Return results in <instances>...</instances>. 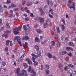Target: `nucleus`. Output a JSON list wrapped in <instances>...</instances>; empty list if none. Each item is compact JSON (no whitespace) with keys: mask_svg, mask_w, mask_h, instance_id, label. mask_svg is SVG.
Wrapping results in <instances>:
<instances>
[{"mask_svg":"<svg viewBox=\"0 0 76 76\" xmlns=\"http://www.w3.org/2000/svg\"><path fill=\"white\" fill-rule=\"evenodd\" d=\"M22 25H20L19 27L18 28H14L13 29V31L14 34L15 35H17L19 33V32H18L19 30H20V29L22 28Z\"/></svg>","mask_w":76,"mask_h":76,"instance_id":"1","label":"nucleus"},{"mask_svg":"<svg viewBox=\"0 0 76 76\" xmlns=\"http://www.w3.org/2000/svg\"><path fill=\"white\" fill-rule=\"evenodd\" d=\"M28 72H29L31 73H33V75L32 76H37V73L35 72V70L33 68H31V66H28Z\"/></svg>","mask_w":76,"mask_h":76,"instance_id":"2","label":"nucleus"},{"mask_svg":"<svg viewBox=\"0 0 76 76\" xmlns=\"http://www.w3.org/2000/svg\"><path fill=\"white\" fill-rule=\"evenodd\" d=\"M23 72H22L20 74H19V72L17 73V76H19L20 75L21 76H28V75L27 74V73L26 70H23L22 71Z\"/></svg>","mask_w":76,"mask_h":76,"instance_id":"3","label":"nucleus"},{"mask_svg":"<svg viewBox=\"0 0 76 76\" xmlns=\"http://www.w3.org/2000/svg\"><path fill=\"white\" fill-rule=\"evenodd\" d=\"M20 39V38L19 36H16L15 39V40H16L17 41H18V44H20V46H22V44L21 42L19 41Z\"/></svg>","mask_w":76,"mask_h":76,"instance_id":"4","label":"nucleus"},{"mask_svg":"<svg viewBox=\"0 0 76 76\" xmlns=\"http://www.w3.org/2000/svg\"><path fill=\"white\" fill-rule=\"evenodd\" d=\"M46 25L48 26H50V19H48L47 20Z\"/></svg>","mask_w":76,"mask_h":76,"instance_id":"5","label":"nucleus"},{"mask_svg":"<svg viewBox=\"0 0 76 76\" xmlns=\"http://www.w3.org/2000/svg\"><path fill=\"white\" fill-rule=\"evenodd\" d=\"M24 55H25V54H24L23 55L21 56L18 59V61L19 62H20V61H22V59L23 57H24Z\"/></svg>","mask_w":76,"mask_h":76,"instance_id":"6","label":"nucleus"},{"mask_svg":"<svg viewBox=\"0 0 76 76\" xmlns=\"http://www.w3.org/2000/svg\"><path fill=\"white\" fill-rule=\"evenodd\" d=\"M72 6H73L70 7H69L70 9H73V10L75 11V5L74 3H72Z\"/></svg>","mask_w":76,"mask_h":76,"instance_id":"7","label":"nucleus"},{"mask_svg":"<svg viewBox=\"0 0 76 76\" xmlns=\"http://www.w3.org/2000/svg\"><path fill=\"white\" fill-rule=\"evenodd\" d=\"M26 61H28V64H32V61H31V59L28 58H26Z\"/></svg>","mask_w":76,"mask_h":76,"instance_id":"8","label":"nucleus"},{"mask_svg":"<svg viewBox=\"0 0 76 76\" xmlns=\"http://www.w3.org/2000/svg\"><path fill=\"white\" fill-rule=\"evenodd\" d=\"M34 47H35V48L36 49V50H37V51H39V46H38V45H35L34 46Z\"/></svg>","mask_w":76,"mask_h":76,"instance_id":"9","label":"nucleus"},{"mask_svg":"<svg viewBox=\"0 0 76 76\" xmlns=\"http://www.w3.org/2000/svg\"><path fill=\"white\" fill-rule=\"evenodd\" d=\"M6 34H7L8 35H9L11 33V30H7L6 31H5Z\"/></svg>","mask_w":76,"mask_h":76,"instance_id":"10","label":"nucleus"},{"mask_svg":"<svg viewBox=\"0 0 76 76\" xmlns=\"http://www.w3.org/2000/svg\"><path fill=\"white\" fill-rule=\"evenodd\" d=\"M35 42H39L40 40L38 38L36 37L35 38Z\"/></svg>","mask_w":76,"mask_h":76,"instance_id":"11","label":"nucleus"},{"mask_svg":"<svg viewBox=\"0 0 76 76\" xmlns=\"http://www.w3.org/2000/svg\"><path fill=\"white\" fill-rule=\"evenodd\" d=\"M44 18H40L39 19V20L40 23H44Z\"/></svg>","mask_w":76,"mask_h":76,"instance_id":"12","label":"nucleus"},{"mask_svg":"<svg viewBox=\"0 0 76 76\" xmlns=\"http://www.w3.org/2000/svg\"><path fill=\"white\" fill-rule=\"evenodd\" d=\"M26 39H29V37L28 36H25L22 39V40H26Z\"/></svg>","mask_w":76,"mask_h":76,"instance_id":"13","label":"nucleus"},{"mask_svg":"<svg viewBox=\"0 0 76 76\" xmlns=\"http://www.w3.org/2000/svg\"><path fill=\"white\" fill-rule=\"evenodd\" d=\"M66 50L67 51H69V50H71V51H73V50L72 48L69 47H67L66 48Z\"/></svg>","mask_w":76,"mask_h":76,"instance_id":"14","label":"nucleus"},{"mask_svg":"<svg viewBox=\"0 0 76 76\" xmlns=\"http://www.w3.org/2000/svg\"><path fill=\"white\" fill-rule=\"evenodd\" d=\"M37 54L38 57H40L41 55V53L40 51L37 52Z\"/></svg>","mask_w":76,"mask_h":76,"instance_id":"15","label":"nucleus"},{"mask_svg":"<svg viewBox=\"0 0 76 76\" xmlns=\"http://www.w3.org/2000/svg\"><path fill=\"white\" fill-rule=\"evenodd\" d=\"M60 45H61V43H60V42H58L57 45V48H59L60 46Z\"/></svg>","mask_w":76,"mask_h":76,"instance_id":"16","label":"nucleus"},{"mask_svg":"<svg viewBox=\"0 0 76 76\" xmlns=\"http://www.w3.org/2000/svg\"><path fill=\"white\" fill-rule=\"evenodd\" d=\"M61 26L62 31H64V29H65V27H64V26L63 25H61Z\"/></svg>","mask_w":76,"mask_h":76,"instance_id":"17","label":"nucleus"},{"mask_svg":"<svg viewBox=\"0 0 76 76\" xmlns=\"http://www.w3.org/2000/svg\"><path fill=\"white\" fill-rule=\"evenodd\" d=\"M45 67H46L45 69L47 70L48 69H49V68H50V66H49V65H48V64L46 65Z\"/></svg>","mask_w":76,"mask_h":76,"instance_id":"18","label":"nucleus"},{"mask_svg":"<svg viewBox=\"0 0 76 76\" xmlns=\"http://www.w3.org/2000/svg\"><path fill=\"white\" fill-rule=\"evenodd\" d=\"M25 44H23V45L24 47L26 48V47H27V45H28V43H27V42H25Z\"/></svg>","mask_w":76,"mask_h":76,"instance_id":"19","label":"nucleus"},{"mask_svg":"<svg viewBox=\"0 0 76 76\" xmlns=\"http://www.w3.org/2000/svg\"><path fill=\"white\" fill-rule=\"evenodd\" d=\"M36 31L39 34H41V33H42V31L40 29H37Z\"/></svg>","mask_w":76,"mask_h":76,"instance_id":"20","label":"nucleus"},{"mask_svg":"<svg viewBox=\"0 0 76 76\" xmlns=\"http://www.w3.org/2000/svg\"><path fill=\"white\" fill-rule=\"evenodd\" d=\"M2 64L4 66H6V62H4V61H2Z\"/></svg>","mask_w":76,"mask_h":76,"instance_id":"21","label":"nucleus"},{"mask_svg":"<svg viewBox=\"0 0 76 76\" xmlns=\"http://www.w3.org/2000/svg\"><path fill=\"white\" fill-rule=\"evenodd\" d=\"M10 42V41L9 40H7L6 42V45L7 46V45H8L9 44V43Z\"/></svg>","mask_w":76,"mask_h":76,"instance_id":"22","label":"nucleus"},{"mask_svg":"<svg viewBox=\"0 0 76 76\" xmlns=\"http://www.w3.org/2000/svg\"><path fill=\"white\" fill-rule=\"evenodd\" d=\"M23 66L24 67H25L26 68V67H28V66L26 64V63H24L23 64Z\"/></svg>","mask_w":76,"mask_h":76,"instance_id":"23","label":"nucleus"},{"mask_svg":"<svg viewBox=\"0 0 76 76\" xmlns=\"http://www.w3.org/2000/svg\"><path fill=\"white\" fill-rule=\"evenodd\" d=\"M48 56L49 58H51L52 57V55L50 53H48Z\"/></svg>","mask_w":76,"mask_h":76,"instance_id":"24","label":"nucleus"},{"mask_svg":"<svg viewBox=\"0 0 76 76\" xmlns=\"http://www.w3.org/2000/svg\"><path fill=\"white\" fill-rule=\"evenodd\" d=\"M56 30L58 33H60V28L59 27H58L56 28Z\"/></svg>","mask_w":76,"mask_h":76,"instance_id":"25","label":"nucleus"},{"mask_svg":"<svg viewBox=\"0 0 76 76\" xmlns=\"http://www.w3.org/2000/svg\"><path fill=\"white\" fill-rule=\"evenodd\" d=\"M32 4V3L31 2H30L28 3L27 4V6H29Z\"/></svg>","mask_w":76,"mask_h":76,"instance_id":"26","label":"nucleus"},{"mask_svg":"<svg viewBox=\"0 0 76 76\" xmlns=\"http://www.w3.org/2000/svg\"><path fill=\"white\" fill-rule=\"evenodd\" d=\"M23 28L25 31H26L28 29V28H26V26L25 25L23 26Z\"/></svg>","mask_w":76,"mask_h":76,"instance_id":"27","label":"nucleus"},{"mask_svg":"<svg viewBox=\"0 0 76 76\" xmlns=\"http://www.w3.org/2000/svg\"><path fill=\"white\" fill-rule=\"evenodd\" d=\"M68 66L69 67H71V68L75 67V66H73L72 64L69 65Z\"/></svg>","mask_w":76,"mask_h":76,"instance_id":"28","label":"nucleus"},{"mask_svg":"<svg viewBox=\"0 0 76 76\" xmlns=\"http://www.w3.org/2000/svg\"><path fill=\"white\" fill-rule=\"evenodd\" d=\"M30 16L31 17V18H34V17H35V16L34 15V14H33V13H30Z\"/></svg>","mask_w":76,"mask_h":76,"instance_id":"29","label":"nucleus"},{"mask_svg":"<svg viewBox=\"0 0 76 76\" xmlns=\"http://www.w3.org/2000/svg\"><path fill=\"white\" fill-rule=\"evenodd\" d=\"M38 64V62H36L35 61V62H34V66H37Z\"/></svg>","mask_w":76,"mask_h":76,"instance_id":"30","label":"nucleus"},{"mask_svg":"<svg viewBox=\"0 0 76 76\" xmlns=\"http://www.w3.org/2000/svg\"><path fill=\"white\" fill-rule=\"evenodd\" d=\"M20 69L19 68H18L16 70L17 73H19V72H20Z\"/></svg>","mask_w":76,"mask_h":76,"instance_id":"31","label":"nucleus"},{"mask_svg":"<svg viewBox=\"0 0 76 76\" xmlns=\"http://www.w3.org/2000/svg\"><path fill=\"white\" fill-rule=\"evenodd\" d=\"M44 14H45V12H44L43 11L40 12V15H44Z\"/></svg>","mask_w":76,"mask_h":76,"instance_id":"32","label":"nucleus"},{"mask_svg":"<svg viewBox=\"0 0 76 76\" xmlns=\"http://www.w3.org/2000/svg\"><path fill=\"white\" fill-rule=\"evenodd\" d=\"M69 45H71L72 47H73L74 46V45H73V43L72 42H70L69 43Z\"/></svg>","mask_w":76,"mask_h":76,"instance_id":"33","label":"nucleus"},{"mask_svg":"<svg viewBox=\"0 0 76 76\" xmlns=\"http://www.w3.org/2000/svg\"><path fill=\"white\" fill-rule=\"evenodd\" d=\"M63 67V65L61 63L59 64L58 68H61V67Z\"/></svg>","mask_w":76,"mask_h":76,"instance_id":"34","label":"nucleus"},{"mask_svg":"<svg viewBox=\"0 0 76 76\" xmlns=\"http://www.w3.org/2000/svg\"><path fill=\"white\" fill-rule=\"evenodd\" d=\"M61 20L62 21V22H63V25H64L65 24V21L63 18L61 19Z\"/></svg>","mask_w":76,"mask_h":76,"instance_id":"35","label":"nucleus"},{"mask_svg":"<svg viewBox=\"0 0 76 76\" xmlns=\"http://www.w3.org/2000/svg\"><path fill=\"white\" fill-rule=\"evenodd\" d=\"M53 37L55 39L57 38V35L55 34H53Z\"/></svg>","mask_w":76,"mask_h":76,"instance_id":"36","label":"nucleus"},{"mask_svg":"<svg viewBox=\"0 0 76 76\" xmlns=\"http://www.w3.org/2000/svg\"><path fill=\"white\" fill-rule=\"evenodd\" d=\"M52 46H54L55 45V42L54 41H52Z\"/></svg>","mask_w":76,"mask_h":76,"instance_id":"37","label":"nucleus"},{"mask_svg":"<svg viewBox=\"0 0 76 76\" xmlns=\"http://www.w3.org/2000/svg\"><path fill=\"white\" fill-rule=\"evenodd\" d=\"M49 72H50L49 71V70H46V75H48L49 74Z\"/></svg>","mask_w":76,"mask_h":76,"instance_id":"38","label":"nucleus"},{"mask_svg":"<svg viewBox=\"0 0 76 76\" xmlns=\"http://www.w3.org/2000/svg\"><path fill=\"white\" fill-rule=\"evenodd\" d=\"M47 41V40H45L44 42H41V44H45V43Z\"/></svg>","mask_w":76,"mask_h":76,"instance_id":"39","label":"nucleus"},{"mask_svg":"<svg viewBox=\"0 0 76 76\" xmlns=\"http://www.w3.org/2000/svg\"><path fill=\"white\" fill-rule=\"evenodd\" d=\"M11 3V1H10V0H7L6 3H7L8 4H9V3Z\"/></svg>","mask_w":76,"mask_h":76,"instance_id":"40","label":"nucleus"},{"mask_svg":"<svg viewBox=\"0 0 76 76\" xmlns=\"http://www.w3.org/2000/svg\"><path fill=\"white\" fill-rule=\"evenodd\" d=\"M22 4L23 5H24L25 4V0H23L22 1Z\"/></svg>","mask_w":76,"mask_h":76,"instance_id":"41","label":"nucleus"},{"mask_svg":"<svg viewBox=\"0 0 76 76\" xmlns=\"http://www.w3.org/2000/svg\"><path fill=\"white\" fill-rule=\"evenodd\" d=\"M11 5L12 7H15L16 6V5L14 4H11Z\"/></svg>","mask_w":76,"mask_h":76,"instance_id":"42","label":"nucleus"},{"mask_svg":"<svg viewBox=\"0 0 76 76\" xmlns=\"http://www.w3.org/2000/svg\"><path fill=\"white\" fill-rule=\"evenodd\" d=\"M35 58L34 57H32V61L33 62H35Z\"/></svg>","mask_w":76,"mask_h":76,"instance_id":"43","label":"nucleus"},{"mask_svg":"<svg viewBox=\"0 0 76 76\" xmlns=\"http://www.w3.org/2000/svg\"><path fill=\"white\" fill-rule=\"evenodd\" d=\"M4 50L5 51H6V52H7V51H8V47H6L4 49Z\"/></svg>","mask_w":76,"mask_h":76,"instance_id":"44","label":"nucleus"},{"mask_svg":"<svg viewBox=\"0 0 76 76\" xmlns=\"http://www.w3.org/2000/svg\"><path fill=\"white\" fill-rule=\"evenodd\" d=\"M14 11H16V12H18V11L19 10V8H16L15 9H14Z\"/></svg>","mask_w":76,"mask_h":76,"instance_id":"45","label":"nucleus"},{"mask_svg":"<svg viewBox=\"0 0 76 76\" xmlns=\"http://www.w3.org/2000/svg\"><path fill=\"white\" fill-rule=\"evenodd\" d=\"M41 70H43L44 69V66H43V65H42L41 66Z\"/></svg>","mask_w":76,"mask_h":76,"instance_id":"46","label":"nucleus"},{"mask_svg":"<svg viewBox=\"0 0 76 76\" xmlns=\"http://www.w3.org/2000/svg\"><path fill=\"white\" fill-rule=\"evenodd\" d=\"M46 9H47V6L46 5H45L44 7L43 8L44 10H46Z\"/></svg>","mask_w":76,"mask_h":76,"instance_id":"47","label":"nucleus"},{"mask_svg":"<svg viewBox=\"0 0 76 76\" xmlns=\"http://www.w3.org/2000/svg\"><path fill=\"white\" fill-rule=\"evenodd\" d=\"M9 17H10V18L11 17H12L13 16V14H9Z\"/></svg>","mask_w":76,"mask_h":76,"instance_id":"48","label":"nucleus"},{"mask_svg":"<svg viewBox=\"0 0 76 76\" xmlns=\"http://www.w3.org/2000/svg\"><path fill=\"white\" fill-rule=\"evenodd\" d=\"M0 11L1 12H3V8H1L0 9Z\"/></svg>","mask_w":76,"mask_h":76,"instance_id":"49","label":"nucleus"},{"mask_svg":"<svg viewBox=\"0 0 76 76\" xmlns=\"http://www.w3.org/2000/svg\"><path fill=\"white\" fill-rule=\"evenodd\" d=\"M73 2V0H69V3H72Z\"/></svg>","mask_w":76,"mask_h":76,"instance_id":"50","label":"nucleus"},{"mask_svg":"<svg viewBox=\"0 0 76 76\" xmlns=\"http://www.w3.org/2000/svg\"><path fill=\"white\" fill-rule=\"evenodd\" d=\"M49 16L51 18H53V16L50 14H49Z\"/></svg>","mask_w":76,"mask_h":76,"instance_id":"51","label":"nucleus"},{"mask_svg":"<svg viewBox=\"0 0 76 76\" xmlns=\"http://www.w3.org/2000/svg\"><path fill=\"white\" fill-rule=\"evenodd\" d=\"M68 56H70V57H71V56H72V53H68Z\"/></svg>","mask_w":76,"mask_h":76,"instance_id":"52","label":"nucleus"},{"mask_svg":"<svg viewBox=\"0 0 76 76\" xmlns=\"http://www.w3.org/2000/svg\"><path fill=\"white\" fill-rule=\"evenodd\" d=\"M62 52L63 53V55H64V54H66V53H67V52L66 51H63Z\"/></svg>","mask_w":76,"mask_h":76,"instance_id":"53","label":"nucleus"},{"mask_svg":"<svg viewBox=\"0 0 76 76\" xmlns=\"http://www.w3.org/2000/svg\"><path fill=\"white\" fill-rule=\"evenodd\" d=\"M25 20H26L28 21V20H29V18H28V17L26 18H25Z\"/></svg>","mask_w":76,"mask_h":76,"instance_id":"54","label":"nucleus"},{"mask_svg":"<svg viewBox=\"0 0 76 76\" xmlns=\"http://www.w3.org/2000/svg\"><path fill=\"white\" fill-rule=\"evenodd\" d=\"M67 69H68V66L65 67L64 68V70H65V71H66Z\"/></svg>","mask_w":76,"mask_h":76,"instance_id":"55","label":"nucleus"},{"mask_svg":"<svg viewBox=\"0 0 76 76\" xmlns=\"http://www.w3.org/2000/svg\"><path fill=\"white\" fill-rule=\"evenodd\" d=\"M38 25L37 24H36L35 25H34V27L35 28H37V27H38Z\"/></svg>","mask_w":76,"mask_h":76,"instance_id":"56","label":"nucleus"},{"mask_svg":"<svg viewBox=\"0 0 76 76\" xmlns=\"http://www.w3.org/2000/svg\"><path fill=\"white\" fill-rule=\"evenodd\" d=\"M5 38H7L8 37V36H7V34H6L5 35Z\"/></svg>","mask_w":76,"mask_h":76,"instance_id":"57","label":"nucleus"},{"mask_svg":"<svg viewBox=\"0 0 76 76\" xmlns=\"http://www.w3.org/2000/svg\"><path fill=\"white\" fill-rule=\"evenodd\" d=\"M24 8L23 7H21V10L22 11H23L24 10Z\"/></svg>","mask_w":76,"mask_h":76,"instance_id":"58","label":"nucleus"},{"mask_svg":"<svg viewBox=\"0 0 76 76\" xmlns=\"http://www.w3.org/2000/svg\"><path fill=\"white\" fill-rule=\"evenodd\" d=\"M24 10H25V11H26V10H28V8L27 7H25L24 8Z\"/></svg>","mask_w":76,"mask_h":76,"instance_id":"59","label":"nucleus"},{"mask_svg":"<svg viewBox=\"0 0 76 76\" xmlns=\"http://www.w3.org/2000/svg\"><path fill=\"white\" fill-rule=\"evenodd\" d=\"M53 58L54 59V60H56L57 58L55 57V56H53Z\"/></svg>","mask_w":76,"mask_h":76,"instance_id":"60","label":"nucleus"},{"mask_svg":"<svg viewBox=\"0 0 76 76\" xmlns=\"http://www.w3.org/2000/svg\"><path fill=\"white\" fill-rule=\"evenodd\" d=\"M39 10L40 12H42V11H43L42 10V8H39Z\"/></svg>","mask_w":76,"mask_h":76,"instance_id":"61","label":"nucleus"},{"mask_svg":"<svg viewBox=\"0 0 76 76\" xmlns=\"http://www.w3.org/2000/svg\"><path fill=\"white\" fill-rule=\"evenodd\" d=\"M60 55H63V51L60 52Z\"/></svg>","mask_w":76,"mask_h":76,"instance_id":"62","label":"nucleus"},{"mask_svg":"<svg viewBox=\"0 0 76 76\" xmlns=\"http://www.w3.org/2000/svg\"><path fill=\"white\" fill-rule=\"evenodd\" d=\"M52 12H53V10L51 9H50L49 10V12L50 13Z\"/></svg>","mask_w":76,"mask_h":76,"instance_id":"63","label":"nucleus"},{"mask_svg":"<svg viewBox=\"0 0 76 76\" xmlns=\"http://www.w3.org/2000/svg\"><path fill=\"white\" fill-rule=\"evenodd\" d=\"M61 39L63 40V39L64 38V37H63V35H61Z\"/></svg>","mask_w":76,"mask_h":76,"instance_id":"64","label":"nucleus"}]
</instances>
